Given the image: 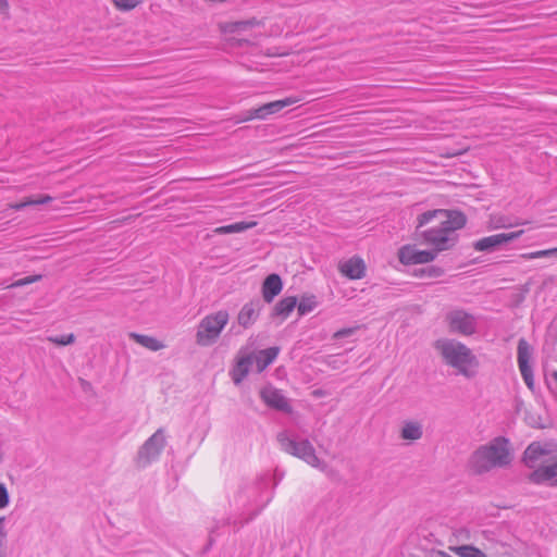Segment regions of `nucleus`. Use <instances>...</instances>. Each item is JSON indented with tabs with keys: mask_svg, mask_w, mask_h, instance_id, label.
I'll return each mask as SVG.
<instances>
[{
	"mask_svg": "<svg viewBox=\"0 0 557 557\" xmlns=\"http://www.w3.org/2000/svg\"><path fill=\"white\" fill-rule=\"evenodd\" d=\"M419 272L421 275L425 274L429 277H438L443 274V270L435 265H429L426 268L421 269Z\"/></svg>",
	"mask_w": 557,
	"mask_h": 557,
	"instance_id": "obj_33",
	"label": "nucleus"
},
{
	"mask_svg": "<svg viewBox=\"0 0 557 557\" xmlns=\"http://www.w3.org/2000/svg\"><path fill=\"white\" fill-rule=\"evenodd\" d=\"M510 461L509 441L504 436L495 437L488 444L480 446L470 458V465L475 474L506 467Z\"/></svg>",
	"mask_w": 557,
	"mask_h": 557,
	"instance_id": "obj_2",
	"label": "nucleus"
},
{
	"mask_svg": "<svg viewBox=\"0 0 557 557\" xmlns=\"http://www.w3.org/2000/svg\"><path fill=\"white\" fill-rule=\"evenodd\" d=\"M233 520L231 517L228 518H225L222 520V524L225 527V525H233Z\"/></svg>",
	"mask_w": 557,
	"mask_h": 557,
	"instance_id": "obj_42",
	"label": "nucleus"
},
{
	"mask_svg": "<svg viewBox=\"0 0 557 557\" xmlns=\"http://www.w3.org/2000/svg\"><path fill=\"white\" fill-rule=\"evenodd\" d=\"M250 120H255V115L252 114V109L242 112L235 116L236 123H243V122H247Z\"/></svg>",
	"mask_w": 557,
	"mask_h": 557,
	"instance_id": "obj_37",
	"label": "nucleus"
},
{
	"mask_svg": "<svg viewBox=\"0 0 557 557\" xmlns=\"http://www.w3.org/2000/svg\"><path fill=\"white\" fill-rule=\"evenodd\" d=\"M553 485H557V479L555 480V482L553 483Z\"/></svg>",
	"mask_w": 557,
	"mask_h": 557,
	"instance_id": "obj_45",
	"label": "nucleus"
},
{
	"mask_svg": "<svg viewBox=\"0 0 557 557\" xmlns=\"http://www.w3.org/2000/svg\"><path fill=\"white\" fill-rule=\"evenodd\" d=\"M10 502L9 493L3 483H0V509L8 506Z\"/></svg>",
	"mask_w": 557,
	"mask_h": 557,
	"instance_id": "obj_36",
	"label": "nucleus"
},
{
	"mask_svg": "<svg viewBox=\"0 0 557 557\" xmlns=\"http://www.w3.org/2000/svg\"><path fill=\"white\" fill-rule=\"evenodd\" d=\"M257 225V222H237L215 228L218 234L242 233Z\"/></svg>",
	"mask_w": 557,
	"mask_h": 557,
	"instance_id": "obj_23",
	"label": "nucleus"
},
{
	"mask_svg": "<svg viewBox=\"0 0 557 557\" xmlns=\"http://www.w3.org/2000/svg\"><path fill=\"white\" fill-rule=\"evenodd\" d=\"M165 445L164 429L160 428L139 447L135 457L136 466L144 469L158 460Z\"/></svg>",
	"mask_w": 557,
	"mask_h": 557,
	"instance_id": "obj_6",
	"label": "nucleus"
},
{
	"mask_svg": "<svg viewBox=\"0 0 557 557\" xmlns=\"http://www.w3.org/2000/svg\"><path fill=\"white\" fill-rule=\"evenodd\" d=\"M297 298L295 296L282 298L272 309L271 318L284 321L296 308Z\"/></svg>",
	"mask_w": 557,
	"mask_h": 557,
	"instance_id": "obj_16",
	"label": "nucleus"
},
{
	"mask_svg": "<svg viewBox=\"0 0 557 557\" xmlns=\"http://www.w3.org/2000/svg\"><path fill=\"white\" fill-rule=\"evenodd\" d=\"M278 352V347H269L260 350L256 356H253V361H256L258 372L265 370L276 359Z\"/></svg>",
	"mask_w": 557,
	"mask_h": 557,
	"instance_id": "obj_18",
	"label": "nucleus"
},
{
	"mask_svg": "<svg viewBox=\"0 0 557 557\" xmlns=\"http://www.w3.org/2000/svg\"><path fill=\"white\" fill-rule=\"evenodd\" d=\"M523 231L510 232V233H499L491 236L483 237L473 244V248L476 251H494L497 247L508 244L521 236Z\"/></svg>",
	"mask_w": 557,
	"mask_h": 557,
	"instance_id": "obj_9",
	"label": "nucleus"
},
{
	"mask_svg": "<svg viewBox=\"0 0 557 557\" xmlns=\"http://www.w3.org/2000/svg\"><path fill=\"white\" fill-rule=\"evenodd\" d=\"M317 305L318 302L315 300V296L312 295L308 297H302L299 302L297 301L296 307L298 309L299 315H305L311 312L317 307Z\"/></svg>",
	"mask_w": 557,
	"mask_h": 557,
	"instance_id": "obj_25",
	"label": "nucleus"
},
{
	"mask_svg": "<svg viewBox=\"0 0 557 557\" xmlns=\"http://www.w3.org/2000/svg\"><path fill=\"white\" fill-rule=\"evenodd\" d=\"M224 527L222 524V520H218L214 522V524L210 529V534H215L220 528Z\"/></svg>",
	"mask_w": 557,
	"mask_h": 557,
	"instance_id": "obj_39",
	"label": "nucleus"
},
{
	"mask_svg": "<svg viewBox=\"0 0 557 557\" xmlns=\"http://www.w3.org/2000/svg\"><path fill=\"white\" fill-rule=\"evenodd\" d=\"M112 2L121 11H131L140 3V0H112Z\"/></svg>",
	"mask_w": 557,
	"mask_h": 557,
	"instance_id": "obj_31",
	"label": "nucleus"
},
{
	"mask_svg": "<svg viewBox=\"0 0 557 557\" xmlns=\"http://www.w3.org/2000/svg\"><path fill=\"white\" fill-rule=\"evenodd\" d=\"M423 435L422 424L418 421H405L400 430V437L408 441H418Z\"/></svg>",
	"mask_w": 557,
	"mask_h": 557,
	"instance_id": "obj_19",
	"label": "nucleus"
},
{
	"mask_svg": "<svg viewBox=\"0 0 557 557\" xmlns=\"http://www.w3.org/2000/svg\"><path fill=\"white\" fill-rule=\"evenodd\" d=\"M434 348L448 366L457 369L463 376L471 379L476 374L479 361L465 344L455 339L441 338L434 343Z\"/></svg>",
	"mask_w": 557,
	"mask_h": 557,
	"instance_id": "obj_3",
	"label": "nucleus"
},
{
	"mask_svg": "<svg viewBox=\"0 0 557 557\" xmlns=\"http://www.w3.org/2000/svg\"><path fill=\"white\" fill-rule=\"evenodd\" d=\"M41 280V275H29L13 282L10 287H22Z\"/></svg>",
	"mask_w": 557,
	"mask_h": 557,
	"instance_id": "obj_32",
	"label": "nucleus"
},
{
	"mask_svg": "<svg viewBox=\"0 0 557 557\" xmlns=\"http://www.w3.org/2000/svg\"><path fill=\"white\" fill-rule=\"evenodd\" d=\"M213 535H214V534H210V536H209V541H208V547H207V548H209V547H211V546H212V544H213V542H214Z\"/></svg>",
	"mask_w": 557,
	"mask_h": 557,
	"instance_id": "obj_44",
	"label": "nucleus"
},
{
	"mask_svg": "<svg viewBox=\"0 0 557 557\" xmlns=\"http://www.w3.org/2000/svg\"><path fill=\"white\" fill-rule=\"evenodd\" d=\"M283 288V282L278 274L272 273L268 275L261 287L263 300L268 304L272 302L273 299L281 293Z\"/></svg>",
	"mask_w": 557,
	"mask_h": 557,
	"instance_id": "obj_14",
	"label": "nucleus"
},
{
	"mask_svg": "<svg viewBox=\"0 0 557 557\" xmlns=\"http://www.w3.org/2000/svg\"><path fill=\"white\" fill-rule=\"evenodd\" d=\"M297 100L294 99V98H285V99H282V100H276V101H272V102H268L265 103L267 107H268V110L270 112V114H275L277 112H280L281 110H283L284 108L290 106V104H294Z\"/></svg>",
	"mask_w": 557,
	"mask_h": 557,
	"instance_id": "obj_27",
	"label": "nucleus"
},
{
	"mask_svg": "<svg viewBox=\"0 0 557 557\" xmlns=\"http://www.w3.org/2000/svg\"><path fill=\"white\" fill-rule=\"evenodd\" d=\"M431 557H451L445 552L438 550L436 554L432 555Z\"/></svg>",
	"mask_w": 557,
	"mask_h": 557,
	"instance_id": "obj_41",
	"label": "nucleus"
},
{
	"mask_svg": "<svg viewBox=\"0 0 557 557\" xmlns=\"http://www.w3.org/2000/svg\"><path fill=\"white\" fill-rule=\"evenodd\" d=\"M9 9V3L7 0H0V12H7Z\"/></svg>",
	"mask_w": 557,
	"mask_h": 557,
	"instance_id": "obj_40",
	"label": "nucleus"
},
{
	"mask_svg": "<svg viewBox=\"0 0 557 557\" xmlns=\"http://www.w3.org/2000/svg\"><path fill=\"white\" fill-rule=\"evenodd\" d=\"M228 312L220 310L213 314L205 317L196 333V342L201 346H209L220 336L222 330L228 322Z\"/></svg>",
	"mask_w": 557,
	"mask_h": 557,
	"instance_id": "obj_5",
	"label": "nucleus"
},
{
	"mask_svg": "<svg viewBox=\"0 0 557 557\" xmlns=\"http://www.w3.org/2000/svg\"><path fill=\"white\" fill-rule=\"evenodd\" d=\"M555 450H557V445L553 443L532 442L523 453V461L527 467L535 468L542 457L548 456Z\"/></svg>",
	"mask_w": 557,
	"mask_h": 557,
	"instance_id": "obj_11",
	"label": "nucleus"
},
{
	"mask_svg": "<svg viewBox=\"0 0 557 557\" xmlns=\"http://www.w3.org/2000/svg\"><path fill=\"white\" fill-rule=\"evenodd\" d=\"M399 261L403 264H416V248L411 246H404L398 252Z\"/></svg>",
	"mask_w": 557,
	"mask_h": 557,
	"instance_id": "obj_26",
	"label": "nucleus"
},
{
	"mask_svg": "<svg viewBox=\"0 0 557 557\" xmlns=\"http://www.w3.org/2000/svg\"><path fill=\"white\" fill-rule=\"evenodd\" d=\"M252 363H253V355H245L237 359L236 364L234 366L233 370L231 371L233 382L236 385L242 383V381L247 376Z\"/></svg>",
	"mask_w": 557,
	"mask_h": 557,
	"instance_id": "obj_17",
	"label": "nucleus"
},
{
	"mask_svg": "<svg viewBox=\"0 0 557 557\" xmlns=\"http://www.w3.org/2000/svg\"><path fill=\"white\" fill-rule=\"evenodd\" d=\"M437 256V251L434 250H418L416 249V264H422L433 261Z\"/></svg>",
	"mask_w": 557,
	"mask_h": 557,
	"instance_id": "obj_28",
	"label": "nucleus"
},
{
	"mask_svg": "<svg viewBox=\"0 0 557 557\" xmlns=\"http://www.w3.org/2000/svg\"><path fill=\"white\" fill-rule=\"evenodd\" d=\"M517 354L518 366L523 377V381L527 384V386L532 389L534 386L533 370L530 364L532 358V348L524 338L519 339Z\"/></svg>",
	"mask_w": 557,
	"mask_h": 557,
	"instance_id": "obj_8",
	"label": "nucleus"
},
{
	"mask_svg": "<svg viewBox=\"0 0 557 557\" xmlns=\"http://www.w3.org/2000/svg\"><path fill=\"white\" fill-rule=\"evenodd\" d=\"M260 398L270 408L284 413H292L293 408L282 391L272 385L265 386L260 391Z\"/></svg>",
	"mask_w": 557,
	"mask_h": 557,
	"instance_id": "obj_10",
	"label": "nucleus"
},
{
	"mask_svg": "<svg viewBox=\"0 0 557 557\" xmlns=\"http://www.w3.org/2000/svg\"><path fill=\"white\" fill-rule=\"evenodd\" d=\"M52 201V197L49 195H40L37 197H27L21 202H16L11 205V208L14 210H22L28 206H37V205H46Z\"/></svg>",
	"mask_w": 557,
	"mask_h": 557,
	"instance_id": "obj_22",
	"label": "nucleus"
},
{
	"mask_svg": "<svg viewBox=\"0 0 557 557\" xmlns=\"http://www.w3.org/2000/svg\"><path fill=\"white\" fill-rule=\"evenodd\" d=\"M366 270L364 261L358 256H354L338 264V271L349 280L363 278L366 276Z\"/></svg>",
	"mask_w": 557,
	"mask_h": 557,
	"instance_id": "obj_12",
	"label": "nucleus"
},
{
	"mask_svg": "<svg viewBox=\"0 0 557 557\" xmlns=\"http://www.w3.org/2000/svg\"><path fill=\"white\" fill-rule=\"evenodd\" d=\"M445 320L448 324L450 333L471 336L476 332V318L463 309H455L449 311Z\"/></svg>",
	"mask_w": 557,
	"mask_h": 557,
	"instance_id": "obj_7",
	"label": "nucleus"
},
{
	"mask_svg": "<svg viewBox=\"0 0 557 557\" xmlns=\"http://www.w3.org/2000/svg\"><path fill=\"white\" fill-rule=\"evenodd\" d=\"M252 114L255 115V119L258 120H264L271 115L265 103L259 108H252Z\"/></svg>",
	"mask_w": 557,
	"mask_h": 557,
	"instance_id": "obj_34",
	"label": "nucleus"
},
{
	"mask_svg": "<svg viewBox=\"0 0 557 557\" xmlns=\"http://www.w3.org/2000/svg\"><path fill=\"white\" fill-rule=\"evenodd\" d=\"M357 330H358V326L341 329L334 333L333 338L341 339V338L351 336Z\"/></svg>",
	"mask_w": 557,
	"mask_h": 557,
	"instance_id": "obj_35",
	"label": "nucleus"
},
{
	"mask_svg": "<svg viewBox=\"0 0 557 557\" xmlns=\"http://www.w3.org/2000/svg\"><path fill=\"white\" fill-rule=\"evenodd\" d=\"M552 256H557V247L522 255V257L525 259H537Z\"/></svg>",
	"mask_w": 557,
	"mask_h": 557,
	"instance_id": "obj_30",
	"label": "nucleus"
},
{
	"mask_svg": "<svg viewBox=\"0 0 557 557\" xmlns=\"http://www.w3.org/2000/svg\"><path fill=\"white\" fill-rule=\"evenodd\" d=\"M262 308L263 304L259 298L245 304L237 315L239 325L245 329L252 325L257 321Z\"/></svg>",
	"mask_w": 557,
	"mask_h": 557,
	"instance_id": "obj_13",
	"label": "nucleus"
},
{
	"mask_svg": "<svg viewBox=\"0 0 557 557\" xmlns=\"http://www.w3.org/2000/svg\"><path fill=\"white\" fill-rule=\"evenodd\" d=\"M256 515L257 513L250 516L245 521H240V522H238L237 520L234 519L233 520V525L236 527V530H239L245 523H248L250 520H252Z\"/></svg>",
	"mask_w": 557,
	"mask_h": 557,
	"instance_id": "obj_38",
	"label": "nucleus"
},
{
	"mask_svg": "<svg viewBox=\"0 0 557 557\" xmlns=\"http://www.w3.org/2000/svg\"><path fill=\"white\" fill-rule=\"evenodd\" d=\"M450 550L459 557H487L484 552L472 545L455 546L450 547Z\"/></svg>",
	"mask_w": 557,
	"mask_h": 557,
	"instance_id": "obj_24",
	"label": "nucleus"
},
{
	"mask_svg": "<svg viewBox=\"0 0 557 557\" xmlns=\"http://www.w3.org/2000/svg\"><path fill=\"white\" fill-rule=\"evenodd\" d=\"M276 438L285 453L304 460L313 468L325 469V462L317 456L313 445L308 440L296 441L286 431L280 432Z\"/></svg>",
	"mask_w": 557,
	"mask_h": 557,
	"instance_id": "obj_4",
	"label": "nucleus"
},
{
	"mask_svg": "<svg viewBox=\"0 0 557 557\" xmlns=\"http://www.w3.org/2000/svg\"><path fill=\"white\" fill-rule=\"evenodd\" d=\"M262 25V22L256 17H251V18H248V20H243V21H236V22H231L227 24L226 26V30L232 33V34H237V35H240L243 33H245L246 30L248 29H251V28H255V27H259Z\"/></svg>",
	"mask_w": 557,
	"mask_h": 557,
	"instance_id": "obj_20",
	"label": "nucleus"
},
{
	"mask_svg": "<svg viewBox=\"0 0 557 557\" xmlns=\"http://www.w3.org/2000/svg\"><path fill=\"white\" fill-rule=\"evenodd\" d=\"M557 476V456L554 461L547 466L536 468L529 476L530 481L535 484H542Z\"/></svg>",
	"mask_w": 557,
	"mask_h": 557,
	"instance_id": "obj_15",
	"label": "nucleus"
},
{
	"mask_svg": "<svg viewBox=\"0 0 557 557\" xmlns=\"http://www.w3.org/2000/svg\"><path fill=\"white\" fill-rule=\"evenodd\" d=\"M417 222V233L440 252L456 245V231L466 225L467 216L459 210L434 209L419 214Z\"/></svg>",
	"mask_w": 557,
	"mask_h": 557,
	"instance_id": "obj_1",
	"label": "nucleus"
},
{
	"mask_svg": "<svg viewBox=\"0 0 557 557\" xmlns=\"http://www.w3.org/2000/svg\"><path fill=\"white\" fill-rule=\"evenodd\" d=\"M129 337L134 339L137 344L152 351H158L164 347V345L160 341L152 336L129 333Z\"/></svg>",
	"mask_w": 557,
	"mask_h": 557,
	"instance_id": "obj_21",
	"label": "nucleus"
},
{
	"mask_svg": "<svg viewBox=\"0 0 557 557\" xmlns=\"http://www.w3.org/2000/svg\"><path fill=\"white\" fill-rule=\"evenodd\" d=\"M552 380L554 381L555 385H556V388H557V371H554L552 374Z\"/></svg>",
	"mask_w": 557,
	"mask_h": 557,
	"instance_id": "obj_43",
	"label": "nucleus"
},
{
	"mask_svg": "<svg viewBox=\"0 0 557 557\" xmlns=\"http://www.w3.org/2000/svg\"><path fill=\"white\" fill-rule=\"evenodd\" d=\"M48 341L59 346L71 345L75 342V335L73 333L63 334L59 336H49Z\"/></svg>",
	"mask_w": 557,
	"mask_h": 557,
	"instance_id": "obj_29",
	"label": "nucleus"
}]
</instances>
